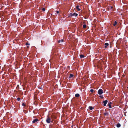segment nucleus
Instances as JSON below:
<instances>
[{
  "instance_id": "obj_20",
  "label": "nucleus",
  "mask_w": 128,
  "mask_h": 128,
  "mask_svg": "<svg viewBox=\"0 0 128 128\" xmlns=\"http://www.w3.org/2000/svg\"><path fill=\"white\" fill-rule=\"evenodd\" d=\"M90 92H94V90L93 89H91L90 90Z\"/></svg>"
},
{
  "instance_id": "obj_5",
  "label": "nucleus",
  "mask_w": 128,
  "mask_h": 128,
  "mask_svg": "<svg viewBox=\"0 0 128 128\" xmlns=\"http://www.w3.org/2000/svg\"><path fill=\"white\" fill-rule=\"evenodd\" d=\"M103 102L104 103L103 105L104 106H106V104H107V103L108 102V100H104Z\"/></svg>"
},
{
  "instance_id": "obj_10",
  "label": "nucleus",
  "mask_w": 128,
  "mask_h": 128,
  "mask_svg": "<svg viewBox=\"0 0 128 128\" xmlns=\"http://www.w3.org/2000/svg\"><path fill=\"white\" fill-rule=\"evenodd\" d=\"M74 75L73 74H70V76L69 77V78H71L72 77H74Z\"/></svg>"
},
{
  "instance_id": "obj_19",
  "label": "nucleus",
  "mask_w": 128,
  "mask_h": 128,
  "mask_svg": "<svg viewBox=\"0 0 128 128\" xmlns=\"http://www.w3.org/2000/svg\"><path fill=\"white\" fill-rule=\"evenodd\" d=\"M99 97L101 98L102 99L103 98H104V97H103L102 96H99Z\"/></svg>"
},
{
  "instance_id": "obj_6",
  "label": "nucleus",
  "mask_w": 128,
  "mask_h": 128,
  "mask_svg": "<svg viewBox=\"0 0 128 128\" xmlns=\"http://www.w3.org/2000/svg\"><path fill=\"white\" fill-rule=\"evenodd\" d=\"M80 8L81 7L77 5L76 6V8L78 11H80L81 10Z\"/></svg>"
},
{
  "instance_id": "obj_25",
  "label": "nucleus",
  "mask_w": 128,
  "mask_h": 128,
  "mask_svg": "<svg viewBox=\"0 0 128 128\" xmlns=\"http://www.w3.org/2000/svg\"><path fill=\"white\" fill-rule=\"evenodd\" d=\"M56 12L58 14L59 13V12L58 11H56Z\"/></svg>"
},
{
  "instance_id": "obj_18",
  "label": "nucleus",
  "mask_w": 128,
  "mask_h": 128,
  "mask_svg": "<svg viewBox=\"0 0 128 128\" xmlns=\"http://www.w3.org/2000/svg\"><path fill=\"white\" fill-rule=\"evenodd\" d=\"M17 100H18V101H20V98H17Z\"/></svg>"
},
{
  "instance_id": "obj_22",
  "label": "nucleus",
  "mask_w": 128,
  "mask_h": 128,
  "mask_svg": "<svg viewBox=\"0 0 128 128\" xmlns=\"http://www.w3.org/2000/svg\"><path fill=\"white\" fill-rule=\"evenodd\" d=\"M45 9L44 8H42V10L44 11H45Z\"/></svg>"
},
{
  "instance_id": "obj_21",
  "label": "nucleus",
  "mask_w": 128,
  "mask_h": 128,
  "mask_svg": "<svg viewBox=\"0 0 128 128\" xmlns=\"http://www.w3.org/2000/svg\"><path fill=\"white\" fill-rule=\"evenodd\" d=\"M22 106H26V105L24 103H23L22 104Z\"/></svg>"
},
{
  "instance_id": "obj_7",
  "label": "nucleus",
  "mask_w": 128,
  "mask_h": 128,
  "mask_svg": "<svg viewBox=\"0 0 128 128\" xmlns=\"http://www.w3.org/2000/svg\"><path fill=\"white\" fill-rule=\"evenodd\" d=\"M38 119L36 118L32 121V122L33 123H35L37 122L38 121Z\"/></svg>"
},
{
  "instance_id": "obj_13",
  "label": "nucleus",
  "mask_w": 128,
  "mask_h": 128,
  "mask_svg": "<svg viewBox=\"0 0 128 128\" xmlns=\"http://www.w3.org/2000/svg\"><path fill=\"white\" fill-rule=\"evenodd\" d=\"M120 124L119 123H118L116 125V126L118 128H119L120 126Z\"/></svg>"
},
{
  "instance_id": "obj_23",
  "label": "nucleus",
  "mask_w": 128,
  "mask_h": 128,
  "mask_svg": "<svg viewBox=\"0 0 128 128\" xmlns=\"http://www.w3.org/2000/svg\"><path fill=\"white\" fill-rule=\"evenodd\" d=\"M26 46H27L28 45H30V44L28 43H26Z\"/></svg>"
},
{
  "instance_id": "obj_4",
  "label": "nucleus",
  "mask_w": 128,
  "mask_h": 128,
  "mask_svg": "<svg viewBox=\"0 0 128 128\" xmlns=\"http://www.w3.org/2000/svg\"><path fill=\"white\" fill-rule=\"evenodd\" d=\"M64 40L63 39H62L61 40H59L58 41V42L59 44L60 45H61L62 43L64 42Z\"/></svg>"
},
{
  "instance_id": "obj_12",
  "label": "nucleus",
  "mask_w": 128,
  "mask_h": 128,
  "mask_svg": "<svg viewBox=\"0 0 128 128\" xmlns=\"http://www.w3.org/2000/svg\"><path fill=\"white\" fill-rule=\"evenodd\" d=\"M80 96V94H75V97L77 98L78 97Z\"/></svg>"
},
{
  "instance_id": "obj_3",
  "label": "nucleus",
  "mask_w": 128,
  "mask_h": 128,
  "mask_svg": "<svg viewBox=\"0 0 128 128\" xmlns=\"http://www.w3.org/2000/svg\"><path fill=\"white\" fill-rule=\"evenodd\" d=\"M103 93V90L101 89H100L98 91V93L100 95H101Z\"/></svg>"
},
{
  "instance_id": "obj_9",
  "label": "nucleus",
  "mask_w": 128,
  "mask_h": 128,
  "mask_svg": "<svg viewBox=\"0 0 128 128\" xmlns=\"http://www.w3.org/2000/svg\"><path fill=\"white\" fill-rule=\"evenodd\" d=\"M104 45L105 46H104V47L106 48H107V46H108L109 45V44L108 43H105Z\"/></svg>"
},
{
  "instance_id": "obj_26",
  "label": "nucleus",
  "mask_w": 128,
  "mask_h": 128,
  "mask_svg": "<svg viewBox=\"0 0 128 128\" xmlns=\"http://www.w3.org/2000/svg\"><path fill=\"white\" fill-rule=\"evenodd\" d=\"M68 68L70 67L69 66H68Z\"/></svg>"
},
{
  "instance_id": "obj_24",
  "label": "nucleus",
  "mask_w": 128,
  "mask_h": 128,
  "mask_svg": "<svg viewBox=\"0 0 128 128\" xmlns=\"http://www.w3.org/2000/svg\"><path fill=\"white\" fill-rule=\"evenodd\" d=\"M110 9H112L113 8V7L112 6H110Z\"/></svg>"
},
{
  "instance_id": "obj_15",
  "label": "nucleus",
  "mask_w": 128,
  "mask_h": 128,
  "mask_svg": "<svg viewBox=\"0 0 128 128\" xmlns=\"http://www.w3.org/2000/svg\"><path fill=\"white\" fill-rule=\"evenodd\" d=\"M117 24V22L116 21H115L114 22V24H113V25L114 26H115Z\"/></svg>"
},
{
  "instance_id": "obj_17",
  "label": "nucleus",
  "mask_w": 128,
  "mask_h": 128,
  "mask_svg": "<svg viewBox=\"0 0 128 128\" xmlns=\"http://www.w3.org/2000/svg\"><path fill=\"white\" fill-rule=\"evenodd\" d=\"M83 27L84 28H85L86 27V25L85 24H84L83 25Z\"/></svg>"
},
{
  "instance_id": "obj_11",
  "label": "nucleus",
  "mask_w": 128,
  "mask_h": 128,
  "mask_svg": "<svg viewBox=\"0 0 128 128\" xmlns=\"http://www.w3.org/2000/svg\"><path fill=\"white\" fill-rule=\"evenodd\" d=\"M112 104V102H110L108 104V105L109 106V108H111V104Z\"/></svg>"
},
{
  "instance_id": "obj_16",
  "label": "nucleus",
  "mask_w": 128,
  "mask_h": 128,
  "mask_svg": "<svg viewBox=\"0 0 128 128\" xmlns=\"http://www.w3.org/2000/svg\"><path fill=\"white\" fill-rule=\"evenodd\" d=\"M94 108H93L92 107V106H90L89 107V109L90 110H92Z\"/></svg>"
},
{
  "instance_id": "obj_2",
  "label": "nucleus",
  "mask_w": 128,
  "mask_h": 128,
  "mask_svg": "<svg viewBox=\"0 0 128 128\" xmlns=\"http://www.w3.org/2000/svg\"><path fill=\"white\" fill-rule=\"evenodd\" d=\"M78 15V14L76 13V12L74 13L73 14H72V13H70L69 14V16H76Z\"/></svg>"
},
{
  "instance_id": "obj_8",
  "label": "nucleus",
  "mask_w": 128,
  "mask_h": 128,
  "mask_svg": "<svg viewBox=\"0 0 128 128\" xmlns=\"http://www.w3.org/2000/svg\"><path fill=\"white\" fill-rule=\"evenodd\" d=\"M104 116H107L108 115V112H106L104 113Z\"/></svg>"
},
{
  "instance_id": "obj_27",
  "label": "nucleus",
  "mask_w": 128,
  "mask_h": 128,
  "mask_svg": "<svg viewBox=\"0 0 128 128\" xmlns=\"http://www.w3.org/2000/svg\"><path fill=\"white\" fill-rule=\"evenodd\" d=\"M73 126H72V127H73Z\"/></svg>"
},
{
  "instance_id": "obj_14",
  "label": "nucleus",
  "mask_w": 128,
  "mask_h": 128,
  "mask_svg": "<svg viewBox=\"0 0 128 128\" xmlns=\"http://www.w3.org/2000/svg\"><path fill=\"white\" fill-rule=\"evenodd\" d=\"M80 57L81 58H83L84 57V55L82 54H80Z\"/></svg>"
},
{
  "instance_id": "obj_1",
  "label": "nucleus",
  "mask_w": 128,
  "mask_h": 128,
  "mask_svg": "<svg viewBox=\"0 0 128 128\" xmlns=\"http://www.w3.org/2000/svg\"><path fill=\"white\" fill-rule=\"evenodd\" d=\"M46 122L48 123H50L51 122V119L50 117L48 116H47V118L46 120Z\"/></svg>"
}]
</instances>
